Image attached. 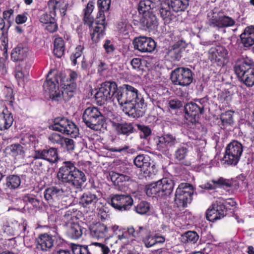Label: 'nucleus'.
I'll use <instances>...</instances> for the list:
<instances>
[{"label": "nucleus", "mask_w": 254, "mask_h": 254, "mask_svg": "<svg viewBox=\"0 0 254 254\" xmlns=\"http://www.w3.org/2000/svg\"><path fill=\"white\" fill-rule=\"evenodd\" d=\"M150 204L146 201H141L135 206L134 210L138 214L143 215L146 214L150 210Z\"/></svg>", "instance_id": "09e8293b"}, {"label": "nucleus", "mask_w": 254, "mask_h": 254, "mask_svg": "<svg viewBox=\"0 0 254 254\" xmlns=\"http://www.w3.org/2000/svg\"><path fill=\"white\" fill-rule=\"evenodd\" d=\"M193 194L192 187L188 183L179 185L175 192V202L178 207H186L191 200Z\"/></svg>", "instance_id": "9d476101"}, {"label": "nucleus", "mask_w": 254, "mask_h": 254, "mask_svg": "<svg viewBox=\"0 0 254 254\" xmlns=\"http://www.w3.org/2000/svg\"><path fill=\"white\" fill-rule=\"evenodd\" d=\"M235 24V21L232 18L224 15L222 12L221 28L231 27L234 25Z\"/></svg>", "instance_id": "864d4df0"}, {"label": "nucleus", "mask_w": 254, "mask_h": 254, "mask_svg": "<svg viewBox=\"0 0 254 254\" xmlns=\"http://www.w3.org/2000/svg\"><path fill=\"white\" fill-rule=\"evenodd\" d=\"M174 12L184 11L188 7L189 0H168L165 2Z\"/></svg>", "instance_id": "c85d7f7f"}, {"label": "nucleus", "mask_w": 254, "mask_h": 254, "mask_svg": "<svg viewBox=\"0 0 254 254\" xmlns=\"http://www.w3.org/2000/svg\"><path fill=\"white\" fill-rule=\"evenodd\" d=\"M21 184V179L17 175H10L6 177L4 184L5 189L14 190L18 188Z\"/></svg>", "instance_id": "72a5a7b5"}, {"label": "nucleus", "mask_w": 254, "mask_h": 254, "mask_svg": "<svg viewBox=\"0 0 254 254\" xmlns=\"http://www.w3.org/2000/svg\"><path fill=\"white\" fill-rule=\"evenodd\" d=\"M243 151L242 144L237 141H233L227 146L223 161L225 164L236 165L240 160Z\"/></svg>", "instance_id": "423d86ee"}, {"label": "nucleus", "mask_w": 254, "mask_h": 254, "mask_svg": "<svg viewBox=\"0 0 254 254\" xmlns=\"http://www.w3.org/2000/svg\"><path fill=\"white\" fill-rule=\"evenodd\" d=\"M171 80L175 85L187 86L192 82L193 74L188 68L178 67L171 72Z\"/></svg>", "instance_id": "1a4fd4ad"}, {"label": "nucleus", "mask_w": 254, "mask_h": 254, "mask_svg": "<svg viewBox=\"0 0 254 254\" xmlns=\"http://www.w3.org/2000/svg\"><path fill=\"white\" fill-rule=\"evenodd\" d=\"M167 56L172 61H179L182 57V50L179 46L174 45L169 48Z\"/></svg>", "instance_id": "a19ab883"}, {"label": "nucleus", "mask_w": 254, "mask_h": 254, "mask_svg": "<svg viewBox=\"0 0 254 254\" xmlns=\"http://www.w3.org/2000/svg\"><path fill=\"white\" fill-rule=\"evenodd\" d=\"M109 203L116 209L123 211L129 210L133 201L128 194H115L111 197Z\"/></svg>", "instance_id": "4468645a"}, {"label": "nucleus", "mask_w": 254, "mask_h": 254, "mask_svg": "<svg viewBox=\"0 0 254 254\" xmlns=\"http://www.w3.org/2000/svg\"><path fill=\"white\" fill-rule=\"evenodd\" d=\"M185 118L191 123L196 122V117L203 113V107L199 106L197 104L193 102H190L185 106Z\"/></svg>", "instance_id": "f3484780"}, {"label": "nucleus", "mask_w": 254, "mask_h": 254, "mask_svg": "<svg viewBox=\"0 0 254 254\" xmlns=\"http://www.w3.org/2000/svg\"><path fill=\"white\" fill-rule=\"evenodd\" d=\"M27 13L18 14L15 18V22L18 24L25 23L27 20Z\"/></svg>", "instance_id": "69168bd1"}, {"label": "nucleus", "mask_w": 254, "mask_h": 254, "mask_svg": "<svg viewBox=\"0 0 254 254\" xmlns=\"http://www.w3.org/2000/svg\"><path fill=\"white\" fill-rule=\"evenodd\" d=\"M224 199L218 198L213 203L211 207L208 209L206 212V218L211 222L223 218L226 214V209L224 205Z\"/></svg>", "instance_id": "ddd939ff"}, {"label": "nucleus", "mask_w": 254, "mask_h": 254, "mask_svg": "<svg viewBox=\"0 0 254 254\" xmlns=\"http://www.w3.org/2000/svg\"><path fill=\"white\" fill-rule=\"evenodd\" d=\"M74 220H77L76 218L74 215V213L70 210H68L65 212L62 218L63 224L66 227L70 225V224L75 223Z\"/></svg>", "instance_id": "de8ad7c7"}, {"label": "nucleus", "mask_w": 254, "mask_h": 254, "mask_svg": "<svg viewBox=\"0 0 254 254\" xmlns=\"http://www.w3.org/2000/svg\"><path fill=\"white\" fill-rule=\"evenodd\" d=\"M37 151L36 150L34 151L33 155V160L32 161V164L33 165L35 169L40 170L42 169L43 167V162L41 161V160H42V158L38 157V156H37Z\"/></svg>", "instance_id": "5fc2aeb1"}, {"label": "nucleus", "mask_w": 254, "mask_h": 254, "mask_svg": "<svg viewBox=\"0 0 254 254\" xmlns=\"http://www.w3.org/2000/svg\"><path fill=\"white\" fill-rule=\"evenodd\" d=\"M111 181L115 185L122 186L124 183L129 180V177L126 175L119 174L116 172H112L110 174Z\"/></svg>", "instance_id": "ea45409f"}, {"label": "nucleus", "mask_w": 254, "mask_h": 254, "mask_svg": "<svg viewBox=\"0 0 254 254\" xmlns=\"http://www.w3.org/2000/svg\"><path fill=\"white\" fill-rule=\"evenodd\" d=\"M29 50L27 47L18 45L13 49L11 53V59L14 61H22L28 56Z\"/></svg>", "instance_id": "a878e982"}, {"label": "nucleus", "mask_w": 254, "mask_h": 254, "mask_svg": "<svg viewBox=\"0 0 254 254\" xmlns=\"http://www.w3.org/2000/svg\"><path fill=\"white\" fill-rule=\"evenodd\" d=\"M52 128L54 130L69 135L72 137L75 138L79 134V129L76 126L72 121L65 118H56Z\"/></svg>", "instance_id": "39448f33"}, {"label": "nucleus", "mask_w": 254, "mask_h": 254, "mask_svg": "<svg viewBox=\"0 0 254 254\" xmlns=\"http://www.w3.org/2000/svg\"><path fill=\"white\" fill-rule=\"evenodd\" d=\"M221 120L223 125H230L233 123V112L228 111L221 114Z\"/></svg>", "instance_id": "3c124183"}, {"label": "nucleus", "mask_w": 254, "mask_h": 254, "mask_svg": "<svg viewBox=\"0 0 254 254\" xmlns=\"http://www.w3.org/2000/svg\"><path fill=\"white\" fill-rule=\"evenodd\" d=\"M98 200V198L96 194L87 192L81 196L79 203L84 207H94Z\"/></svg>", "instance_id": "393cba45"}, {"label": "nucleus", "mask_w": 254, "mask_h": 254, "mask_svg": "<svg viewBox=\"0 0 254 254\" xmlns=\"http://www.w3.org/2000/svg\"><path fill=\"white\" fill-rule=\"evenodd\" d=\"M134 48L142 53H150L156 47L155 41L146 37L135 38L132 42Z\"/></svg>", "instance_id": "dca6fc26"}, {"label": "nucleus", "mask_w": 254, "mask_h": 254, "mask_svg": "<svg viewBox=\"0 0 254 254\" xmlns=\"http://www.w3.org/2000/svg\"><path fill=\"white\" fill-rule=\"evenodd\" d=\"M239 79L247 86H253L254 85V69H249Z\"/></svg>", "instance_id": "79ce46f5"}, {"label": "nucleus", "mask_w": 254, "mask_h": 254, "mask_svg": "<svg viewBox=\"0 0 254 254\" xmlns=\"http://www.w3.org/2000/svg\"><path fill=\"white\" fill-rule=\"evenodd\" d=\"M93 246L96 247L98 250H100L102 252V254H108L110 252L108 247L102 243L94 242L89 245L90 248Z\"/></svg>", "instance_id": "4d7b16f0"}, {"label": "nucleus", "mask_w": 254, "mask_h": 254, "mask_svg": "<svg viewBox=\"0 0 254 254\" xmlns=\"http://www.w3.org/2000/svg\"><path fill=\"white\" fill-rule=\"evenodd\" d=\"M66 233L71 239H78L82 235V229L77 223L75 222L66 227Z\"/></svg>", "instance_id": "2f4dec72"}, {"label": "nucleus", "mask_w": 254, "mask_h": 254, "mask_svg": "<svg viewBox=\"0 0 254 254\" xmlns=\"http://www.w3.org/2000/svg\"><path fill=\"white\" fill-rule=\"evenodd\" d=\"M48 140L51 143L58 144L61 145L63 144V142L64 141V137L62 136L60 134L54 132L49 135Z\"/></svg>", "instance_id": "603ef678"}, {"label": "nucleus", "mask_w": 254, "mask_h": 254, "mask_svg": "<svg viewBox=\"0 0 254 254\" xmlns=\"http://www.w3.org/2000/svg\"><path fill=\"white\" fill-rule=\"evenodd\" d=\"M211 182L212 183H213L214 184H216V186L217 185L219 186H224L227 188L233 187L237 188V187H238L237 181L226 179L222 177L220 178L217 180H213Z\"/></svg>", "instance_id": "c03bdc74"}, {"label": "nucleus", "mask_w": 254, "mask_h": 254, "mask_svg": "<svg viewBox=\"0 0 254 254\" xmlns=\"http://www.w3.org/2000/svg\"><path fill=\"white\" fill-rule=\"evenodd\" d=\"M155 140L156 149L163 153H167L170 148L174 147L179 142V139L170 133L157 136Z\"/></svg>", "instance_id": "f8f14e48"}, {"label": "nucleus", "mask_w": 254, "mask_h": 254, "mask_svg": "<svg viewBox=\"0 0 254 254\" xmlns=\"http://www.w3.org/2000/svg\"><path fill=\"white\" fill-rule=\"evenodd\" d=\"M209 59L220 66H224L229 62L228 51L222 46L212 47L209 50Z\"/></svg>", "instance_id": "2eb2a0df"}, {"label": "nucleus", "mask_w": 254, "mask_h": 254, "mask_svg": "<svg viewBox=\"0 0 254 254\" xmlns=\"http://www.w3.org/2000/svg\"><path fill=\"white\" fill-rule=\"evenodd\" d=\"M138 128L139 130V135L140 138L146 139L151 133V130L147 126L138 125Z\"/></svg>", "instance_id": "6e6d98bb"}, {"label": "nucleus", "mask_w": 254, "mask_h": 254, "mask_svg": "<svg viewBox=\"0 0 254 254\" xmlns=\"http://www.w3.org/2000/svg\"><path fill=\"white\" fill-rule=\"evenodd\" d=\"M94 3L92 1H89L85 8L84 9V21L90 27H92L90 29L91 33L93 32L94 27L96 26L95 23L93 22V17L91 16V13L94 9Z\"/></svg>", "instance_id": "bb28decb"}, {"label": "nucleus", "mask_w": 254, "mask_h": 254, "mask_svg": "<svg viewBox=\"0 0 254 254\" xmlns=\"http://www.w3.org/2000/svg\"><path fill=\"white\" fill-rule=\"evenodd\" d=\"M155 6V3L151 0H141L138 4V10L140 13L145 14L151 12L150 10Z\"/></svg>", "instance_id": "58836bf2"}, {"label": "nucleus", "mask_w": 254, "mask_h": 254, "mask_svg": "<svg viewBox=\"0 0 254 254\" xmlns=\"http://www.w3.org/2000/svg\"><path fill=\"white\" fill-rule=\"evenodd\" d=\"M130 64L133 69L137 71L142 69L141 60L139 58H134L131 62Z\"/></svg>", "instance_id": "052dcab7"}, {"label": "nucleus", "mask_w": 254, "mask_h": 254, "mask_svg": "<svg viewBox=\"0 0 254 254\" xmlns=\"http://www.w3.org/2000/svg\"><path fill=\"white\" fill-rule=\"evenodd\" d=\"M145 246L146 248H150L156 244L154 235H148L143 240Z\"/></svg>", "instance_id": "13d9d810"}, {"label": "nucleus", "mask_w": 254, "mask_h": 254, "mask_svg": "<svg viewBox=\"0 0 254 254\" xmlns=\"http://www.w3.org/2000/svg\"><path fill=\"white\" fill-rule=\"evenodd\" d=\"M52 74L50 71L47 75V79L43 84V88L49 98L53 100L59 101L62 99L60 91L59 90V81L57 77H50Z\"/></svg>", "instance_id": "9b49d317"}, {"label": "nucleus", "mask_w": 254, "mask_h": 254, "mask_svg": "<svg viewBox=\"0 0 254 254\" xmlns=\"http://www.w3.org/2000/svg\"><path fill=\"white\" fill-rule=\"evenodd\" d=\"M103 116L98 108L89 107L84 111L82 119L86 125L91 129L97 130L102 123Z\"/></svg>", "instance_id": "0eeeda50"}, {"label": "nucleus", "mask_w": 254, "mask_h": 254, "mask_svg": "<svg viewBox=\"0 0 254 254\" xmlns=\"http://www.w3.org/2000/svg\"><path fill=\"white\" fill-rule=\"evenodd\" d=\"M170 9L171 8L165 2L161 4L159 11L160 16L165 24L170 23L176 18V15Z\"/></svg>", "instance_id": "cd10ccee"}, {"label": "nucleus", "mask_w": 254, "mask_h": 254, "mask_svg": "<svg viewBox=\"0 0 254 254\" xmlns=\"http://www.w3.org/2000/svg\"><path fill=\"white\" fill-rule=\"evenodd\" d=\"M222 12L220 10H213L207 13V23L214 28H221Z\"/></svg>", "instance_id": "4be33fe9"}, {"label": "nucleus", "mask_w": 254, "mask_h": 254, "mask_svg": "<svg viewBox=\"0 0 254 254\" xmlns=\"http://www.w3.org/2000/svg\"><path fill=\"white\" fill-rule=\"evenodd\" d=\"M151 159L147 155H138L133 160L134 165L138 168L146 169L151 164Z\"/></svg>", "instance_id": "e433bc0d"}, {"label": "nucleus", "mask_w": 254, "mask_h": 254, "mask_svg": "<svg viewBox=\"0 0 254 254\" xmlns=\"http://www.w3.org/2000/svg\"><path fill=\"white\" fill-rule=\"evenodd\" d=\"M13 118L12 114L6 111L0 113V130L9 128L12 125Z\"/></svg>", "instance_id": "7c9ffc66"}, {"label": "nucleus", "mask_w": 254, "mask_h": 254, "mask_svg": "<svg viewBox=\"0 0 254 254\" xmlns=\"http://www.w3.org/2000/svg\"><path fill=\"white\" fill-rule=\"evenodd\" d=\"M25 63L18 64L15 66V77L19 86H23L27 80L28 73L25 68Z\"/></svg>", "instance_id": "5701e85b"}, {"label": "nucleus", "mask_w": 254, "mask_h": 254, "mask_svg": "<svg viewBox=\"0 0 254 254\" xmlns=\"http://www.w3.org/2000/svg\"><path fill=\"white\" fill-rule=\"evenodd\" d=\"M107 227L101 223H96L91 229V234L93 237L98 239L104 238L108 236Z\"/></svg>", "instance_id": "c756f323"}, {"label": "nucleus", "mask_w": 254, "mask_h": 254, "mask_svg": "<svg viewBox=\"0 0 254 254\" xmlns=\"http://www.w3.org/2000/svg\"><path fill=\"white\" fill-rule=\"evenodd\" d=\"M189 152L188 144H183L179 147L175 152V158L179 161L185 159Z\"/></svg>", "instance_id": "a18cd8bd"}, {"label": "nucleus", "mask_w": 254, "mask_h": 254, "mask_svg": "<svg viewBox=\"0 0 254 254\" xmlns=\"http://www.w3.org/2000/svg\"><path fill=\"white\" fill-rule=\"evenodd\" d=\"M103 47L106 53L108 54L112 53L115 50L114 45L109 40H107L105 41Z\"/></svg>", "instance_id": "680f3d73"}, {"label": "nucleus", "mask_w": 254, "mask_h": 254, "mask_svg": "<svg viewBox=\"0 0 254 254\" xmlns=\"http://www.w3.org/2000/svg\"><path fill=\"white\" fill-rule=\"evenodd\" d=\"M115 127L118 134L127 136L133 133L134 130L132 124L130 123H117L115 125Z\"/></svg>", "instance_id": "473e14b6"}, {"label": "nucleus", "mask_w": 254, "mask_h": 254, "mask_svg": "<svg viewBox=\"0 0 254 254\" xmlns=\"http://www.w3.org/2000/svg\"><path fill=\"white\" fill-rule=\"evenodd\" d=\"M72 251L73 254H91L87 246L74 245L72 246Z\"/></svg>", "instance_id": "8fccbe9b"}, {"label": "nucleus", "mask_w": 254, "mask_h": 254, "mask_svg": "<svg viewBox=\"0 0 254 254\" xmlns=\"http://www.w3.org/2000/svg\"><path fill=\"white\" fill-rule=\"evenodd\" d=\"M140 24L144 29H155L158 26L157 18L152 12L143 14L140 19Z\"/></svg>", "instance_id": "6ab92c4d"}, {"label": "nucleus", "mask_w": 254, "mask_h": 254, "mask_svg": "<svg viewBox=\"0 0 254 254\" xmlns=\"http://www.w3.org/2000/svg\"><path fill=\"white\" fill-rule=\"evenodd\" d=\"M54 20H55L54 17L47 13H43L40 18V22L46 24L49 23L51 21H53Z\"/></svg>", "instance_id": "e2e57ef3"}, {"label": "nucleus", "mask_w": 254, "mask_h": 254, "mask_svg": "<svg viewBox=\"0 0 254 254\" xmlns=\"http://www.w3.org/2000/svg\"><path fill=\"white\" fill-rule=\"evenodd\" d=\"M117 27L120 35L125 36V38L128 36L129 33L131 32L132 29L131 25L126 19H121L118 22Z\"/></svg>", "instance_id": "f704fd0d"}, {"label": "nucleus", "mask_w": 254, "mask_h": 254, "mask_svg": "<svg viewBox=\"0 0 254 254\" xmlns=\"http://www.w3.org/2000/svg\"><path fill=\"white\" fill-rule=\"evenodd\" d=\"M46 29L50 32L53 33L55 32L58 28V26L56 23L55 19L53 21H51L49 23L47 24Z\"/></svg>", "instance_id": "338daca9"}, {"label": "nucleus", "mask_w": 254, "mask_h": 254, "mask_svg": "<svg viewBox=\"0 0 254 254\" xmlns=\"http://www.w3.org/2000/svg\"><path fill=\"white\" fill-rule=\"evenodd\" d=\"M70 193V190L65 186H55L49 187L44 191V197L50 205L59 207L57 201L63 197L67 196Z\"/></svg>", "instance_id": "6e6552de"}, {"label": "nucleus", "mask_w": 254, "mask_h": 254, "mask_svg": "<svg viewBox=\"0 0 254 254\" xmlns=\"http://www.w3.org/2000/svg\"><path fill=\"white\" fill-rule=\"evenodd\" d=\"M114 95V100H116L122 107L126 114L134 118L142 116L144 100L138 95L137 90L129 85H124L117 90L114 82H105L101 85L95 97L101 105L110 100Z\"/></svg>", "instance_id": "f257e3e1"}, {"label": "nucleus", "mask_w": 254, "mask_h": 254, "mask_svg": "<svg viewBox=\"0 0 254 254\" xmlns=\"http://www.w3.org/2000/svg\"><path fill=\"white\" fill-rule=\"evenodd\" d=\"M173 181L168 178H163L149 185L146 189L148 195H155L158 197H163L170 195L174 188Z\"/></svg>", "instance_id": "20e7f679"}, {"label": "nucleus", "mask_w": 254, "mask_h": 254, "mask_svg": "<svg viewBox=\"0 0 254 254\" xmlns=\"http://www.w3.org/2000/svg\"><path fill=\"white\" fill-rule=\"evenodd\" d=\"M110 4L111 0H98L97 4L100 11L97 16L96 26L91 34V38L95 42H97L105 34V17L104 12L109 10Z\"/></svg>", "instance_id": "7ed1b4c3"}, {"label": "nucleus", "mask_w": 254, "mask_h": 254, "mask_svg": "<svg viewBox=\"0 0 254 254\" xmlns=\"http://www.w3.org/2000/svg\"><path fill=\"white\" fill-rule=\"evenodd\" d=\"M59 3V2L55 0H51L49 1V7L51 10H53V13H55V10L57 8Z\"/></svg>", "instance_id": "774afa93"}, {"label": "nucleus", "mask_w": 254, "mask_h": 254, "mask_svg": "<svg viewBox=\"0 0 254 254\" xmlns=\"http://www.w3.org/2000/svg\"><path fill=\"white\" fill-rule=\"evenodd\" d=\"M169 106L171 109L175 110L181 108L182 106V104L179 100L173 99L169 101Z\"/></svg>", "instance_id": "0e129e2a"}, {"label": "nucleus", "mask_w": 254, "mask_h": 254, "mask_svg": "<svg viewBox=\"0 0 254 254\" xmlns=\"http://www.w3.org/2000/svg\"><path fill=\"white\" fill-rule=\"evenodd\" d=\"M54 240L52 235L45 233L39 236L37 239L38 248L43 251H48L53 246Z\"/></svg>", "instance_id": "412c9836"}, {"label": "nucleus", "mask_w": 254, "mask_h": 254, "mask_svg": "<svg viewBox=\"0 0 254 254\" xmlns=\"http://www.w3.org/2000/svg\"><path fill=\"white\" fill-rule=\"evenodd\" d=\"M64 52V42L61 37H56L54 43V55L58 58L62 57Z\"/></svg>", "instance_id": "4c0bfd02"}, {"label": "nucleus", "mask_w": 254, "mask_h": 254, "mask_svg": "<svg viewBox=\"0 0 254 254\" xmlns=\"http://www.w3.org/2000/svg\"><path fill=\"white\" fill-rule=\"evenodd\" d=\"M199 239V236L195 231H189L182 235V241L184 243L195 244Z\"/></svg>", "instance_id": "37998d69"}, {"label": "nucleus", "mask_w": 254, "mask_h": 254, "mask_svg": "<svg viewBox=\"0 0 254 254\" xmlns=\"http://www.w3.org/2000/svg\"><path fill=\"white\" fill-rule=\"evenodd\" d=\"M64 145L68 151H72L74 149V142L72 139L64 138V141L61 146H64Z\"/></svg>", "instance_id": "bf43d9fd"}, {"label": "nucleus", "mask_w": 254, "mask_h": 254, "mask_svg": "<svg viewBox=\"0 0 254 254\" xmlns=\"http://www.w3.org/2000/svg\"><path fill=\"white\" fill-rule=\"evenodd\" d=\"M6 149L13 156H23L25 152L23 146L19 144H12L8 146Z\"/></svg>", "instance_id": "49530a36"}, {"label": "nucleus", "mask_w": 254, "mask_h": 254, "mask_svg": "<svg viewBox=\"0 0 254 254\" xmlns=\"http://www.w3.org/2000/svg\"><path fill=\"white\" fill-rule=\"evenodd\" d=\"M253 64L252 60L248 58H242L237 60L234 66V70L239 78L249 69H252L250 66Z\"/></svg>", "instance_id": "aec40b11"}, {"label": "nucleus", "mask_w": 254, "mask_h": 254, "mask_svg": "<svg viewBox=\"0 0 254 254\" xmlns=\"http://www.w3.org/2000/svg\"><path fill=\"white\" fill-rule=\"evenodd\" d=\"M37 151L38 157L42 158L49 162L51 164H53L58 162L59 158L58 150L54 147L49 149H39Z\"/></svg>", "instance_id": "a211bd4d"}, {"label": "nucleus", "mask_w": 254, "mask_h": 254, "mask_svg": "<svg viewBox=\"0 0 254 254\" xmlns=\"http://www.w3.org/2000/svg\"><path fill=\"white\" fill-rule=\"evenodd\" d=\"M59 181L68 183L77 189H80L86 181V177L82 171L76 168L71 161H64L57 173Z\"/></svg>", "instance_id": "f03ea898"}, {"label": "nucleus", "mask_w": 254, "mask_h": 254, "mask_svg": "<svg viewBox=\"0 0 254 254\" xmlns=\"http://www.w3.org/2000/svg\"><path fill=\"white\" fill-rule=\"evenodd\" d=\"M76 87V84L75 82L64 85L62 91V98H63L65 101H67L70 99L73 96Z\"/></svg>", "instance_id": "c9c22d12"}, {"label": "nucleus", "mask_w": 254, "mask_h": 254, "mask_svg": "<svg viewBox=\"0 0 254 254\" xmlns=\"http://www.w3.org/2000/svg\"><path fill=\"white\" fill-rule=\"evenodd\" d=\"M241 42L246 47H249L254 44V27L251 26L245 29L244 32L241 34Z\"/></svg>", "instance_id": "b1692460"}]
</instances>
